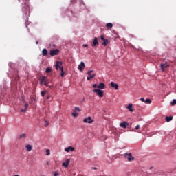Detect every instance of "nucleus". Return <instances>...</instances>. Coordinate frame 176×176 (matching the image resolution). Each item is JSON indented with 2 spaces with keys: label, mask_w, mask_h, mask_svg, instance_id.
Here are the masks:
<instances>
[{
  "label": "nucleus",
  "mask_w": 176,
  "mask_h": 176,
  "mask_svg": "<svg viewBox=\"0 0 176 176\" xmlns=\"http://www.w3.org/2000/svg\"><path fill=\"white\" fill-rule=\"evenodd\" d=\"M126 108L129 109V111L130 112H133V104H129V105L126 107Z\"/></svg>",
  "instance_id": "obj_20"
},
{
  "label": "nucleus",
  "mask_w": 176,
  "mask_h": 176,
  "mask_svg": "<svg viewBox=\"0 0 176 176\" xmlns=\"http://www.w3.org/2000/svg\"><path fill=\"white\" fill-rule=\"evenodd\" d=\"M65 152L69 153V152H74L75 151V148L72 146H69L66 148H65Z\"/></svg>",
  "instance_id": "obj_7"
},
{
  "label": "nucleus",
  "mask_w": 176,
  "mask_h": 176,
  "mask_svg": "<svg viewBox=\"0 0 176 176\" xmlns=\"http://www.w3.org/2000/svg\"><path fill=\"white\" fill-rule=\"evenodd\" d=\"M92 72H93V70H89V71L87 72V75H89V76H90V78H91V79H93V78H95V77H96V74H91Z\"/></svg>",
  "instance_id": "obj_11"
},
{
  "label": "nucleus",
  "mask_w": 176,
  "mask_h": 176,
  "mask_svg": "<svg viewBox=\"0 0 176 176\" xmlns=\"http://www.w3.org/2000/svg\"><path fill=\"white\" fill-rule=\"evenodd\" d=\"M170 105L172 107H174V105H176V100L173 99V100L170 102Z\"/></svg>",
  "instance_id": "obj_25"
},
{
  "label": "nucleus",
  "mask_w": 176,
  "mask_h": 176,
  "mask_svg": "<svg viewBox=\"0 0 176 176\" xmlns=\"http://www.w3.org/2000/svg\"><path fill=\"white\" fill-rule=\"evenodd\" d=\"M106 27L109 30H111V28H112V27H113V24H112L111 23H108L106 24Z\"/></svg>",
  "instance_id": "obj_19"
},
{
  "label": "nucleus",
  "mask_w": 176,
  "mask_h": 176,
  "mask_svg": "<svg viewBox=\"0 0 176 176\" xmlns=\"http://www.w3.org/2000/svg\"><path fill=\"white\" fill-rule=\"evenodd\" d=\"M83 122L91 124V123H94V120H93L91 116H88L87 118L83 119Z\"/></svg>",
  "instance_id": "obj_3"
},
{
  "label": "nucleus",
  "mask_w": 176,
  "mask_h": 176,
  "mask_svg": "<svg viewBox=\"0 0 176 176\" xmlns=\"http://www.w3.org/2000/svg\"><path fill=\"white\" fill-rule=\"evenodd\" d=\"M144 103L145 104H152V100H151V99L147 98L146 99V100H144Z\"/></svg>",
  "instance_id": "obj_22"
},
{
  "label": "nucleus",
  "mask_w": 176,
  "mask_h": 176,
  "mask_svg": "<svg viewBox=\"0 0 176 176\" xmlns=\"http://www.w3.org/2000/svg\"><path fill=\"white\" fill-rule=\"evenodd\" d=\"M42 56H47V50L46 48L43 49Z\"/></svg>",
  "instance_id": "obj_18"
},
{
  "label": "nucleus",
  "mask_w": 176,
  "mask_h": 176,
  "mask_svg": "<svg viewBox=\"0 0 176 176\" xmlns=\"http://www.w3.org/2000/svg\"><path fill=\"white\" fill-rule=\"evenodd\" d=\"M94 93H97L98 96L100 98L104 97V91L100 89H94Z\"/></svg>",
  "instance_id": "obj_4"
},
{
  "label": "nucleus",
  "mask_w": 176,
  "mask_h": 176,
  "mask_svg": "<svg viewBox=\"0 0 176 176\" xmlns=\"http://www.w3.org/2000/svg\"><path fill=\"white\" fill-rule=\"evenodd\" d=\"M23 102H24V104L27 103V102H25V99H23Z\"/></svg>",
  "instance_id": "obj_41"
},
{
  "label": "nucleus",
  "mask_w": 176,
  "mask_h": 176,
  "mask_svg": "<svg viewBox=\"0 0 176 176\" xmlns=\"http://www.w3.org/2000/svg\"><path fill=\"white\" fill-rule=\"evenodd\" d=\"M140 101H142V102H145V99L144 98H141Z\"/></svg>",
  "instance_id": "obj_34"
},
{
  "label": "nucleus",
  "mask_w": 176,
  "mask_h": 176,
  "mask_svg": "<svg viewBox=\"0 0 176 176\" xmlns=\"http://www.w3.org/2000/svg\"><path fill=\"white\" fill-rule=\"evenodd\" d=\"M98 45H99L98 38L97 37H95L93 41L92 46H98Z\"/></svg>",
  "instance_id": "obj_8"
},
{
  "label": "nucleus",
  "mask_w": 176,
  "mask_h": 176,
  "mask_svg": "<svg viewBox=\"0 0 176 176\" xmlns=\"http://www.w3.org/2000/svg\"><path fill=\"white\" fill-rule=\"evenodd\" d=\"M110 85L111 87L115 89V90H118V89H119V85L118 84H115L113 82H111Z\"/></svg>",
  "instance_id": "obj_10"
},
{
  "label": "nucleus",
  "mask_w": 176,
  "mask_h": 176,
  "mask_svg": "<svg viewBox=\"0 0 176 176\" xmlns=\"http://www.w3.org/2000/svg\"><path fill=\"white\" fill-rule=\"evenodd\" d=\"M32 101H35V98H31Z\"/></svg>",
  "instance_id": "obj_42"
},
{
  "label": "nucleus",
  "mask_w": 176,
  "mask_h": 176,
  "mask_svg": "<svg viewBox=\"0 0 176 176\" xmlns=\"http://www.w3.org/2000/svg\"><path fill=\"white\" fill-rule=\"evenodd\" d=\"M46 79H47V77L46 76L42 77L40 82L41 85H45V83H46Z\"/></svg>",
  "instance_id": "obj_14"
},
{
  "label": "nucleus",
  "mask_w": 176,
  "mask_h": 176,
  "mask_svg": "<svg viewBox=\"0 0 176 176\" xmlns=\"http://www.w3.org/2000/svg\"><path fill=\"white\" fill-rule=\"evenodd\" d=\"M74 112H80V109L79 107H74Z\"/></svg>",
  "instance_id": "obj_27"
},
{
  "label": "nucleus",
  "mask_w": 176,
  "mask_h": 176,
  "mask_svg": "<svg viewBox=\"0 0 176 176\" xmlns=\"http://www.w3.org/2000/svg\"><path fill=\"white\" fill-rule=\"evenodd\" d=\"M124 157L125 159L127 160L128 162H133V160H135L134 157H133V155L131 154V153H126L124 154Z\"/></svg>",
  "instance_id": "obj_2"
},
{
  "label": "nucleus",
  "mask_w": 176,
  "mask_h": 176,
  "mask_svg": "<svg viewBox=\"0 0 176 176\" xmlns=\"http://www.w3.org/2000/svg\"><path fill=\"white\" fill-rule=\"evenodd\" d=\"M72 116L74 117V118H78V116H79V114L78 113H72Z\"/></svg>",
  "instance_id": "obj_24"
},
{
  "label": "nucleus",
  "mask_w": 176,
  "mask_h": 176,
  "mask_svg": "<svg viewBox=\"0 0 176 176\" xmlns=\"http://www.w3.org/2000/svg\"><path fill=\"white\" fill-rule=\"evenodd\" d=\"M58 53H60V50L58 49L52 50L50 52V54L52 57H53L54 56H57Z\"/></svg>",
  "instance_id": "obj_5"
},
{
  "label": "nucleus",
  "mask_w": 176,
  "mask_h": 176,
  "mask_svg": "<svg viewBox=\"0 0 176 176\" xmlns=\"http://www.w3.org/2000/svg\"><path fill=\"white\" fill-rule=\"evenodd\" d=\"M85 63L84 62H80V64L78 65V69L81 72H83V69H85Z\"/></svg>",
  "instance_id": "obj_6"
},
{
  "label": "nucleus",
  "mask_w": 176,
  "mask_h": 176,
  "mask_svg": "<svg viewBox=\"0 0 176 176\" xmlns=\"http://www.w3.org/2000/svg\"><path fill=\"white\" fill-rule=\"evenodd\" d=\"M55 68L56 69H60L61 73H60V76H62V78H63L64 75H65V72H64V67H63V62L61 61H57L56 65H55Z\"/></svg>",
  "instance_id": "obj_1"
},
{
  "label": "nucleus",
  "mask_w": 176,
  "mask_h": 176,
  "mask_svg": "<svg viewBox=\"0 0 176 176\" xmlns=\"http://www.w3.org/2000/svg\"><path fill=\"white\" fill-rule=\"evenodd\" d=\"M28 109V103H25V109H21V112L25 113Z\"/></svg>",
  "instance_id": "obj_15"
},
{
  "label": "nucleus",
  "mask_w": 176,
  "mask_h": 176,
  "mask_svg": "<svg viewBox=\"0 0 176 176\" xmlns=\"http://www.w3.org/2000/svg\"><path fill=\"white\" fill-rule=\"evenodd\" d=\"M90 79H91V78L90 77V76L87 77V80H90Z\"/></svg>",
  "instance_id": "obj_37"
},
{
  "label": "nucleus",
  "mask_w": 176,
  "mask_h": 176,
  "mask_svg": "<svg viewBox=\"0 0 176 176\" xmlns=\"http://www.w3.org/2000/svg\"><path fill=\"white\" fill-rule=\"evenodd\" d=\"M165 120H166V122H171V120H173V116H166V118H165Z\"/></svg>",
  "instance_id": "obj_21"
},
{
  "label": "nucleus",
  "mask_w": 176,
  "mask_h": 176,
  "mask_svg": "<svg viewBox=\"0 0 176 176\" xmlns=\"http://www.w3.org/2000/svg\"><path fill=\"white\" fill-rule=\"evenodd\" d=\"M54 176H58V173L56 172V173L54 174Z\"/></svg>",
  "instance_id": "obj_39"
},
{
  "label": "nucleus",
  "mask_w": 176,
  "mask_h": 176,
  "mask_svg": "<svg viewBox=\"0 0 176 176\" xmlns=\"http://www.w3.org/2000/svg\"><path fill=\"white\" fill-rule=\"evenodd\" d=\"M52 72V69H50V67H47L45 70V72L47 74H49V72Z\"/></svg>",
  "instance_id": "obj_28"
},
{
  "label": "nucleus",
  "mask_w": 176,
  "mask_h": 176,
  "mask_svg": "<svg viewBox=\"0 0 176 176\" xmlns=\"http://www.w3.org/2000/svg\"><path fill=\"white\" fill-rule=\"evenodd\" d=\"M47 126H49V122L45 121V127H47Z\"/></svg>",
  "instance_id": "obj_32"
},
{
  "label": "nucleus",
  "mask_w": 176,
  "mask_h": 176,
  "mask_svg": "<svg viewBox=\"0 0 176 176\" xmlns=\"http://www.w3.org/2000/svg\"><path fill=\"white\" fill-rule=\"evenodd\" d=\"M50 98V95H48L47 96V100H49Z\"/></svg>",
  "instance_id": "obj_40"
},
{
  "label": "nucleus",
  "mask_w": 176,
  "mask_h": 176,
  "mask_svg": "<svg viewBox=\"0 0 176 176\" xmlns=\"http://www.w3.org/2000/svg\"><path fill=\"white\" fill-rule=\"evenodd\" d=\"M39 43L38 41L36 42V45H38Z\"/></svg>",
  "instance_id": "obj_43"
},
{
  "label": "nucleus",
  "mask_w": 176,
  "mask_h": 176,
  "mask_svg": "<svg viewBox=\"0 0 176 176\" xmlns=\"http://www.w3.org/2000/svg\"><path fill=\"white\" fill-rule=\"evenodd\" d=\"M26 150L28 151V152H31V151H32V146L28 144L25 146Z\"/></svg>",
  "instance_id": "obj_17"
},
{
  "label": "nucleus",
  "mask_w": 176,
  "mask_h": 176,
  "mask_svg": "<svg viewBox=\"0 0 176 176\" xmlns=\"http://www.w3.org/2000/svg\"><path fill=\"white\" fill-rule=\"evenodd\" d=\"M101 41H104L105 40V38L104 37V36H100Z\"/></svg>",
  "instance_id": "obj_33"
},
{
  "label": "nucleus",
  "mask_w": 176,
  "mask_h": 176,
  "mask_svg": "<svg viewBox=\"0 0 176 176\" xmlns=\"http://www.w3.org/2000/svg\"><path fill=\"white\" fill-rule=\"evenodd\" d=\"M127 126H129V123H127L126 122H123L120 124V126H121L122 129H126Z\"/></svg>",
  "instance_id": "obj_9"
},
{
  "label": "nucleus",
  "mask_w": 176,
  "mask_h": 176,
  "mask_svg": "<svg viewBox=\"0 0 176 176\" xmlns=\"http://www.w3.org/2000/svg\"><path fill=\"white\" fill-rule=\"evenodd\" d=\"M62 166L65 168L68 167L69 166V159H67L65 162H63Z\"/></svg>",
  "instance_id": "obj_13"
},
{
  "label": "nucleus",
  "mask_w": 176,
  "mask_h": 176,
  "mask_svg": "<svg viewBox=\"0 0 176 176\" xmlns=\"http://www.w3.org/2000/svg\"><path fill=\"white\" fill-rule=\"evenodd\" d=\"M45 86H47V87H49V83H47V82L44 83Z\"/></svg>",
  "instance_id": "obj_35"
},
{
  "label": "nucleus",
  "mask_w": 176,
  "mask_h": 176,
  "mask_svg": "<svg viewBox=\"0 0 176 176\" xmlns=\"http://www.w3.org/2000/svg\"><path fill=\"white\" fill-rule=\"evenodd\" d=\"M83 47H87V46H89L87 44H84L83 45Z\"/></svg>",
  "instance_id": "obj_38"
},
{
  "label": "nucleus",
  "mask_w": 176,
  "mask_h": 176,
  "mask_svg": "<svg viewBox=\"0 0 176 176\" xmlns=\"http://www.w3.org/2000/svg\"><path fill=\"white\" fill-rule=\"evenodd\" d=\"M94 170H97V168L94 167Z\"/></svg>",
  "instance_id": "obj_44"
},
{
  "label": "nucleus",
  "mask_w": 176,
  "mask_h": 176,
  "mask_svg": "<svg viewBox=\"0 0 176 176\" xmlns=\"http://www.w3.org/2000/svg\"><path fill=\"white\" fill-rule=\"evenodd\" d=\"M93 87H94V89H98V85H97V84H94Z\"/></svg>",
  "instance_id": "obj_31"
},
{
  "label": "nucleus",
  "mask_w": 176,
  "mask_h": 176,
  "mask_svg": "<svg viewBox=\"0 0 176 176\" xmlns=\"http://www.w3.org/2000/svg\"><path fill=\"white\" fill-rule=\"evenodd\" d=\"M160 68H161L162 71H164V69H166V68H167V63L161 64Z\"/></svg>",
  "instance_id": "obj_16"
},
{
  "label": "nucleus",
  "mask_w": 176,
  "mask_h": 176,
  "mask_svg": "<svg viewBox=\"0 0 176 176\" xmlns=\"http://www.w3.org/2000/svg\"><path fill=\"white\" fill-rule=\"evenodd\" d=\"M14 176H20V175H14Z\"/></svg>",
  "instance_id": "obj_45"
},
{
  "label": "nucleus",
  "mask_w": 176,
  "mask_h": 176,
  "mask_svg": "<svg viewBox=\"0 0 176 176\" xmlns=\"http://www.w3.org/2000/svg\"><path fill=\"white\" fill-rule=\"evenodd\" d=\"M46 94V91H41V96L43 97Z\"/></svg>",
  "instance_id": "obj_30"
},
{
  "label": "nucleus",
  "mask_w": 176,
  "mask_h": 176,
  "mask_svg": "<svg viewBox=\"0 0 176 176\" xmlns=\"http://www.w3.org/2000/svg\"><path fill=\"white\" fill-rule=\"evenodd\" d=\"M150 170H152V167L150 168Z\"/></svg>",
  "instance_id": "obj_46"
},
{
  "label": "nucleus",
  "mask_w": 176,
  "mask_h": 176,
  "mask_svg": "<svg viewBox=\"0 0 176 176\" xmlns=\"http://www.w3.org/2000/svg\"><path fill=\"white\" fill-rule=\"evenodd\" d=\"M98 89H101L102 90L105 89V84L104 82H100L98 85Z\"/></svg>",
  "instance_id": "obj_12"
},
{
  "label": "nucleus",
  "mask_w": 176,
  "mask_h": 176,
  "mask_svg": "<svg viewBox=\"0 0 176 176\" xmlns=\"http://www.w3.org/2000/svg\"><path fill=\"white\" fill-rule=\"evenodd\" d=\"M102 45H103V46H107V45H108V39L104 38V40L102 42Z\"/></svg>",
  "instance_id": "obj_23"
},
{
  "label": "nucleus",
  "mask_w": 176,
  "mask_h": 176,
  "mask_svg": "<svg viewBox=\"0 0 176 176\" xmlns=\"http://www.w3.org/2000/svg\"><path fill=\"white\" fill-rule=\"evenodd\" d=\"M140 129V125H137L136 126H135V130H138Z\"/></svg>",
  "instance_id": "obj_36"
},
{
  "label": "nucleus",
  "mask_w": 176,
  "mask_h": 176,
  "mask_svg": "<svg viewBox=\"0 0 176 176\" xmlns=\"http://www.w3.org/2000/svg\"><path fill=\"white\" fill-rule=\"evenodd\" d=\"M46 153H47V156H50V149H47L46 150Z\"/></svg>",
  "instance_id": "obj_29"
},
{
  "label": "nucleus",
  "mask_w": 176,
  "mask_h": 176,
  "mask_svg": "<svg viewBox=\"0 0 176 176\" xmlns=\"http://www.w3.org/2000/svg\"><path fill=\"white\" fill-rule=\"evenodd\" d=\"M25 137H26L25 133L21 134V135H19V140H21L22 138H25Z\"/></svg>",
  "instance_id": "obj_26"
}]
</instances>
